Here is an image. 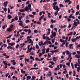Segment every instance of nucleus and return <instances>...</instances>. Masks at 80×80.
I'll return each instance as SVG.
<instances>
[{"mask_svg": "<svg viewBox=\"0 0 80 80\" xmlns=\"http://www.w3.org/2000/svg\"><path fill=\"white\" fill-rule=\"evenodd\" d=\"M6 27H7V24H5L2 27V28L3 30H4V29H5Z\"/></svg>", "mask_w": 80, "mask_h": 80, "instance_id": "obj_17", "label": "nucleus"}, {"mask_svg": "<svg viewBox=\"0 0 80 80\" xmlns=\"http://www.w3.org/2000/svg\"><path fill=\"white\" fill-rule=\"evenodd\" d=\"M21 72L22 73H25V71H23V69L21 70Z\"/></svg>", "mask_w": 80, "mask_h": 80, "instance_id": "obj_28", "label": "nucleus"}, {"mask_svg": "<svg viewBox=\"0 0 80 80\" xmlns=\"http://www.w3.org/2000/svg\"><path fill=\"white\" fill-rule=\"evenodd\" d=\"M56 9L57 10L56 12L57 13H58V12L60 10V8H58V6H56Z\"/></svg>", "mask_w": 80, "mask_h": 80, "instance_id": "obj_6", "label": "nucleus"}, {"mask_svg": "<svg viewBox=\"0 0 80 80\" xmlns=\"http://www.w3.org/2000/svg\"><path fill=\"white\" fill-rule=\"evenodd\" d=\"M30 58L33 61H34L35 60V59H34V58L32 56H30Z\"/></svg>", "mask_w": 80, "mask_h": 80, "instance_id": "obj_27", "label": "nucleus"}, {"mask_svg": "<svg viewBox=\"0 0 80 80\" xmlns=\"http://www.w3.org/2000/svg\"><path fill=\"white\" fill-rule=\"evenodd\" d=\"M3 56H4V57H7L8 55H7V53H4L3 54Z\"/></svg>", "mask_w": 80, "mask_h": 80, "instance_id": "obj_42", "label": "nucleus"}, {"mask_svg": "<svg viewBox=\"0 0 80 80\" xmlns=\"http://www.w3.org/2000/svg\"><path fill=\"white\" fill-rule=\"evenodd\" d=\"M14 19H15V20H18V16L16 15L15 17L14 18Z\"/></svg>", "mask_w": 80, "mask_h": 80, "instance_id": "obj_22", "label": "nucleus"}, {"mask_svg": "<svg viewBox=\"0 0 80 80\" xmlns=\"http://www.w3.org/2000/svg\"><path fill=\"white\" fill-rule=\"evenodd\" d=\"M51 28H53V25H51L50 26Z\"/></svg>", "mask_w": 80, "mask_h": 80, "instance_id": "obj_54", "label": "nucleus"}, {"mask_svg": "<svg viewBox=\"0 0 80 80\" xmlns=\"http://www.w3.org/2000/svg\"><path fill=\"white\" fill-rule=\"evenodd\" d=\"M67 20H68V22H70V21H71V19L68 18H67Z\"/></svg>", "mask_w": 80, "mask_h": 80, "instance_id": "obj_52", "label": "nucleus"}, {"mask_svg": "<svg viewBox=\"0 0 80 80\" xmlns=\"http://www.w3.org/2000/svg\"><path fill=\"white\" fill-rule=\"evenodd\" d=\"M25 11H26V12H28V10H29V8H28V6H26V8H24V9Z\"/></svg>", "mask_w": 80, "mask_h": 80, "instance_id": "obj_7", "label": "nucleus"}, {"mask_svg": "<svg viewBox=\"0 0 80 80\" xmlns=\"http://www.w3.org/2000/svg\"><path fill=\"white\" fill-rule=\"evenodd\" d=\"M25 45V44L23 43V44L22 45V46L21 47H19V50H22V48H23V46Z\"/></svg>", "mask_w": 80, "mask_h": 80, "instance_id": "obj_11", "label": "nucleus"}, {"mask_svg": "<svg viewBox=\"0 0 80 80\" xmlns=\"http://www.w3.org/2000/svg\"><path fill=\"white\" fill-rule=\"evenodd\" d=\"M47 24V22H45L43 24V27H45L46 26V25Z\"/></svg>", "mask_w": 80, "mask_h": 80, "instance_id": "obj_45", "label": "nucleus"}, {"mask_svg": "<svg viewBox=\"0 0 80 80\" xmlns=\"http://www.w3.org/2000/svg\"><path fill=\"white\" fill-rule=\"evenodd\" d=\"M49 50H50V49L49 48H48L46 50V52L48 53V52H49Z\"/></svg>", "mask_w": 80, "mask_h": 80, "instance_id": "obj_41", "label": "nucleus"}, {"mask_svg": "<svg viewBox=\"0 0 80 80\" xmlns=\"http://www.w3.org/2000/svg\"><path fill=\"white\" fill-rule=\"evenodd\" d=\"M25 62H29V59H25Z\"/></svg>", "mask_w": 80, "mask_h": 80, "instance_id": "obj_50", "label": "nucleus"}, {"mask_svg": "<svg viewBox=\"0 0 80 80\" xmlns=\"http://www.w3.org/2000/svg\"><path fill=\"white\" fill-rule=\"evenodd\" d=\"M28 8H31V4L29 3L28 5Z\"/></svg>", "mask_w": 80, "mask_h": 80, "instance_id": "obj_60", "label": "nucleus"}, {"mask_svg": "<svg viewBox=\"0 0 80 80\" xmlns=\"http://www.w3.org/2000/svg\"><path fill=\"white\" fill-rule=\"evenodd\" d=\"M36 47L37 49H39V46L38 45V44H36Z\"/></svg>", "mask_w": 80, "mask_h": 80, "instance_id": "obj_38", "label": "nucleus"}, {"mask_svg": "<svg viewBox=\"0 0 80 80\" xmlns=\"http://www.w3.org/2000/svg\"><path fill=\"white\" fill-rule=\"evenodd\" d=\"M72 57V53H70L69 55L68 58H70Z\"/></svg>", "mask_w": 80, "mask_h": 80, "instance_id": "obj_43", "label": "nucleus"}, {"mask_svg": "<svg viewBox=\"0 0 80 80\" xmlns=\"http://www.w3.org/2000/svg\"><path fill=\"white\" fill-rule=\"evenodd\" d=\"M72 33L73 32H71L69 34H68V35H72Z\"/></svg>", "mask_w": 80, "mask_h": 80, "instance_id": "obj_59", "label": "nucleus"}, {"mask_svg": "<svg viewBox=\"0 0 80 80\" xmlns=\"http://www.w3.org/2000/svg\"><path fill=\"white\" fill-rule=\"evenodd\" d=\"M12 37V35H10L8 37H6L7 38H11Z\"/></svg>", "mask_w": 80, "mask_h": 80, "instance_id": "obj_47", "label": "nucleus"}, {"mask_svg": "<svg viewBox=\"0 0 80 80\" xmlns=\"http://www.w3.org/2000/svg\"><path fill=\"white\" fill-rule=\"evenodd\" d=\"M18 22H20V23H19V25L20 26H22L23 25V21H18Z\"/></svg>", "mask_w": 80, "mask_h": 80, "instance_id": "obj_5", "label": "nucleus"}, {"mask_svg": "<svg viewBox=\"0 0 80 80\" xmlns=\"http://www.w3.org/2000/svg\"><path fill=\"white\" fill-rule=\"evenodd\" d=\"M60 42H63V43H64V42H65V41L64 40H63L62 41V39H60L59 40Z\"/></svg>", "mask_w": 80, "mask_h": 80, "instance_id": "obj_30", "label": "nucleus"}, {"mask_svg": "<svg viewBox=\"0 0 80 80\" xmlns=\"http://www.w3.org/2000/svg\"><path fill=\"white\" fill-rule=\"evenodd\" d=\"M8 13H9L10 12V8H8Z\"/></svg>", "mask_w": 80, "mask_h": 80, "instance_id": "obj_61", "label": "nucleus"}, {"mask_svg": "<svg viewBox=\"0 0 80 80\" xmlns=\"http://www.w3.org/2000/svg\"><path fill=\"white\" fill-rule=\"evenodd\" d=\"M32 36H28L27 37V39H29L32 38Z\"/></svg>", "mask_w": 80, "mask_h": 80, "instance_id": "obj_49", "label": "nucleus"}, {"mask_svg": "<svg viewBox=\"0 0 80 80\" xmlns=\"http://www.w3.org/2000/svg\"><path fill=\"white\" fill-rule=\"evenodd\" d=\"M71 66L72 67V69H73V68H74L73 64L72 63H71Z\"/></svg>", "mask_w": 80, "mask_h": 80, "instance_id": "obj_46", "label": "nucleus"}, {"mask_svg": "<svg viewBox=\"0 0 80 80\" xmlns=\"http://www.w3.org/2000/svg\"><path fill=\"white\" fill-rule=\"evenodd\" d=\"M32 50V47H31L29 49V52H31Z\"/></svg>", "mask_w": 80, "mask_h": 80, "instance_id": "obj_35", "label": "nucleus"}, {"mask_svg": "<svg viewBox=\"0 0 80 80\" xmlns=\"http://www.w3.org/2000/svg\"><path fill=\"white\" fill-rule=\"evenodd\" d=\"M7 4H8V1H6L3 3V5L4 7H6Z\"/></svg>", "mask_w": 80, "mask_h": 80, "instance_id": "obj_4", "label": "nucleus"}, {"mask_svg": "<svg viewBox=\"0 0 80 80\" xmlns=\"http://www.w3.org/2000/svg\"><path fill=\"white\" fill-rule=\"evenodd\" d=\"M48 42V41L47 40L46 41H45L44 42V43H43V45H45L46 44H47V43Z\"/></svg>", "mask_w": 80, "mask_h": 80, "instance_id": "obj_20", "label": "nucleus"}, {"mask_svg": "<svg viewBox=\"0 0 80 80\" xmlns=\"http://www.w3.org/2000/svg\"><path fill=\"white\" fill-rule=\"evenodd\" d=\"M57 4V2H55L53 4V6L52 7L55 10H56V9L55 8H56V6L55 5H56Z\"/></svg>", "mask_w": 80, "mask_h": 80, "instance_id": "obj_2", "label": "nucleus"}, {"mask_svg": "<svg viewBox=\"0 0 80 80\" xmlns=\"http://www.w3.org/2000/svg\"><path fill=\"white\" fill-rule=\"evenodd\" d=\"M60 50H59V49H58L56 50H55V52L56 53H57V52H59Z\"/></svg>", "mask_w": 80, "mask_h": 80, "instance_id": "obj_32", "label": "nucleus"}, {"mask_svg": "<svg viewBox=\"0 0 80 80\" xmlns=\"http://www.w3.org/2000/svg\"><path fill=\"white\" fill-rule=\"evenodd\" d=\"M17 35H14L15 37H19V35H20V33H19V31H18L17 32Z\"/></svg>", "mask_w": 80, "mask_h": 80, "instance_id": "obj_13", "label": "nucleus"}, {"mask_svg": "<svg viewBox=\"0 0 80 80\" xmlns=\"http://www.w3.org/2000/svg\"><path fill=\"white\" fill-rule=\"evenodd\" d=\"M74 23H73L74 25H75V26L74 27H77L78 25V24H80V22H76L75 21H74ZM78 23V24H77Z\"/></svg>", "mask_w": 80, "mask_h": 80, "instance_id": "obj_3", "label": "nucleus"}, {"mask_svg": "<svg viewBox=\"0 0 80 80\" xmlns=\"http://www.w3.org/2000/svg\"><path fill=\"white\" fill-rule=\"evenodd\" d=\"M30 55H33L34 54L33 53V52H32L30 53Z\"/></svg>", "mask_w": 80, "mask_h": 80, "instance_id": "obj_58", "label": "nucleus"}, {"mask_svg": "<svg viewBox=\"0 0 80 80\" xmlns=\"http://www.w3.org/2000/svg\"><path fill=\"white\" fill-rule=\"evenodd\" d=\"M29 17L31 18H33V17H34V16L32 15L29 14Z\"/></svg>", "mask_w": 80, "mask_h": 80, "instance_id": "obj_33", "label": "nucleus"}, {"mask_svg": "<svg viewBox=\"0 0 80 80\" xmlns=\"http://www.w3.org/2000/svg\"><path fill=\"white\" fill-rule=\"evenodd\" d=\"M59 7H64V6L63 5H62V4H59Z\"/></svg>", "mask_w": 80, "mask_h": 80, "instance_id": "obj_39", "label": "nucleus"}, {"mask_svg": "<svg viewBox=\"0 0 80 80\" xmlns=\"http://www.w3.org/2000/svg\"><path fill=\"white\" fill-rule=\"evenodd\" d=\"M69 0H66L65 1V3H67L69 2Z\"/></svg>", "mask_w": 80, "mask_h": 80, "instance_id": "obj_64", "label": "nucleus"}, {"mask_svg": "<svg viewBox=\"0 0 80 80\" xmlns=\"http://www.w3.org/2000/svg\"><path fill=\"white\" fill-rule=\"evenodd\" d=\"M73 45V44L69 45V48L72 49H73V46H72Z\"/></svg>", "mask_w": 80, "mask_h": 80, "instance_id": "obj_8", "label": "nucleus"}, {"mask_svg": "<svg viewBox=\"0 0 80 80\" xmlns=\"http://www.w3.org/2000/svg\"><path fill=\"white\" fill-rule=\"evenodd\" d=\"M68 42H67L66 44V47L67 48L68 47Z\"/></svg>", "mask_w": 80, "mask_h": 80, "instance_id": "obj_51", "label": "nucleus"}, {"mask_svg": "<svg viewBox=\"0 0 80 80\" xmlns=\"http://www.w3.org/2000/svg\"><path fill=\"white\" fill-rule=\"evenodd\" d=\"M39 46H43V42H42V41H41L40 42H39Z\"/></svg>", "mask_w": 80, "mask_h": 80, "instance_id": "obj_9", "label": "nucleus"}, {"mask_svg": "<svg viewBox=\"0 0 80 80\" xmlns=\"http://www.w3.org/2000/svg\"><path fill=\"white\" fill-rule=\"evenodd\" d=\"M30 78H31V76H28L27 77V80H28V79H30Z\"/></svg>", "mask_w": 80, "mask_h": 80, "instance_id": "obj_21", "label": "nucleus"}, {"mask_svg": "<svg viewBox=\"0 0 80 80\" xmlns=\"http://www.w3.org/2000/svg\"><path fill=\"white\" fill-rule=\"evenodd\" d=\"M66 65H68V66L69 67H70V62L67 63H66Z\"/></svg>", "mask_w": 80, "mask_h": 80, "instance_id": "obj_57", "label": "nucleus"}, {"mask_svg": "<svg viewBox=\"0 0 80 80\" xmlns=\"http://www.w3.org/2000/svg\"><path fill=\"white\" fill-rule=\"evenodd\" d=\"M51 23H55L56 22V20H53L52 19L51 20Z\"/></svg>", "mask_w": 80, "mask_h": 80, "instance_id": "obj_16", "label": "nucleus"}, {"mask_svg": "<svg viewBox=\"0 0 80 80\" xmlns=\"http://www.w3.org/2000/svg\"><path fill=\"white\" fill-rule=\"evenodd\" d=\"M8 19H11V18H12V17L10 15H8Z\"/></svg>", "mask_w": 80, "mask_h": 80, "instance_id": "obj_23", "label": "nucleus"}, {"mask_svg": "<svg viewBox=\"0 0 80 80\" xmlns=\"http://www.w3.org/2000/svg\"><path fill=\"white\" fill-rule=\"evenodd\" d=\"M7 48L9 50L10 49V50H15V48H14V47H12L10 46H8V47H7Z\"/></svg>", "mask_w": 80, "mask_h": 80, "instance_id": "obj_1", "label": "nucleus"}, {"mask_svg": "<svg viewBox=\"0 0 80 80\" xmlns=\"http://www.w3.org/2000/svg\"><path fill=\"white\" fill-rule=\"evenodd\" d=\"M16 64H17V62H14L12 63L13 65H16Z\"/></svg>", "mask_w": 80, "mask_h": 80, "instance_id": "obj_53", "label": "nucleus"}, {"mask_svg": "<svg viewBox=\"0 0 80 80\" xmlns=\"http://www.w3.org/2000/svg\"><path fill=\"white\" fill-rule=\"evenodd\" d=\"M28 34H30V33H31V32H32V31H31V30L30 29H28Z\"/></svg>", "mask_w": 80, "mask_h": 80, "instance_id": "obj_36", "label": "nucleus"}, {"mask_svg": "<svg viewBox=\"0 0 80 80\" xmlns=\"http://www.w3.org/2000/svg\"><path fill=\"white\" fill-rule=\"evenodd\" d=\"M71 41H72V42H76V39L75 38H74V39H73L72 38L71 39Z\"/></svg>", "mask_w": 80, "mask_h": 80, "instance_id": "obj_14", "label": "nucleus"}, {"mask_svg": "<svg viewBox=\"0 0 80 80\" xmlns=\"http://www.w3.org/2000/svg\"><path fill=\"white\" fill-rule=\"evenodd\" d=\"M39 60L40 59H39V58H35V60H36V61H39Z\"/></svg>", "mask_w": 80, "mask_h": 80, "instance_id": "obj_55", "label": "nucleus"}, {"mask_svg": "<svg viewBox=\"0 0 80 80\" xmlns=\"http://www.w3.org/2000/svg\"><path fill=\"white\" fill-rule=\"evenodd\" d=\"M57 34H56V32H54L53 33H52V35H53V37H54L55 36H56Z\"/></svg>", "mask_w": 80, "mask_h": 80, "instance_id": "obj_15", "label": "nucleus"}, {"mask_svg": "<svg viewBox=\"0 0 80 80\" xmlns=\"http://www.w3.org/2000/svg\"><path fill=\"white\" fill-rule=\"evenodd\" d=\"M72 15H73V14H70V16L68 17L69 18H71L72 17Z\"/></svg>", "mask_w": 80, "mask_h": 80, "instance_id": "obj_40", "label": "nucleus"}, {"mask_svg": "<svg viewBox=\"0 0 80 80\" xmlns=\"http://www.w3.org/2000/svg\"><path fill=\"white\" fill-rule=\"evenodd\" d=\"M7 30L8 32H11L12 30V29L11 28H8V29H7Z\"/></svg>", "mask_w": 80, "mask_h": 80, "instance_id": "obj_24", "label": "nucleus"}, {"mask_svg": "<svg viewBox=\"0 0 80 80\" xmlns=\"http://www.w3.org/2000/svg\"><path fill=\"white\" fill-rule=\"evenodd\" d=\"M3 63H4V65H8V63L5 61H3Z\"/></svg>", "mask_w": 80, "mask_h": 80, "instance_id": "obj_18", "label": "nucleus"}, {"mask_svg": "<svg viewBox=\"0 0 80 80\" xmlns=\"http://www.w3.org/2000/svg\"><path fill=\"white\" fill-rule=\"evenodd\" d=\"M49 63H51V64L52 65H53L54 64H55V63L53 62V61L49 62Z\"/></svg>", "mask_w": 80, "mask_h": 80, "instance_id": "obj_25", "label": "nucleus"}, {"mask_svg": "<svg viewBox=\"0 0 80 80\" xmlns=\"http://www.w3.org/2000/svg\"><path fill=\"white\" fill-rule=\"evenodd\" d=\"M66 54L67 55H69L70 54V53H71L69 52V51L67 50L66 51Z\"/></svg>", "mask_w": 80, "mask_h": 80, "instance_id": "obj_26", "label": "nucleus"}, {"mask_svg": "<svg viewBox=\"0 0 80 80\" xmlns=\"http://www.w3.org/2000/svg\"><path fill=\"white\" fill-rule=\"evenodd\" d=\"M15 43H13L12 42L8 43L9 45H10L11 46H13V45H15Z\"/></svg>", "mask_w": 80, "mask_h": 80, "instance_id": "obj_10", "label": "nucleus"}, {"mask_svg": "<svg viewBox=\"0 0 80 80\" xmlns=\"http://www.w3.org/2000/svg\"><path fill=\"white\" fill-rule=\"evenodd\" d=\"M23 17H24V16H20L19 17V21H21V20H22V18H23Z\"/></svg>", "mask_w": 80, "mask_h": 80, "instance_id": "obj_12", "label": "nucleus"}, {"mask_svg": "<svg viewBox=\"0 0 80 80\" xmlns=\"http://www.w3.org/2000/svg\"><path fill=\"white\" fill-rule=\"evenodd\" d=\"M48 58H50L51 57V56L49 54V53L48 54Z\"/></svg>", "mask_w": 80, "mask_h": 80, "instance_id": "obj_48", "label": "nucleus"}, {"mask_svg": "<svg viewBox=\"0 0 80 80\" xmlns=\"http://www.w3.org/2000/svg\"><path fill=\"white\" fill-rule=\"evenodd\" d=\"M75 57H76V58H80V56L79 55H75Z\"/></svg>", "mask_w": 80, "mask_h": 80, "instance_id": "obj_29", "label": "nucleus"}, {"mask_svg": "<svg viewBox=\"0 0 80 80\" xmlns=\"http://www.w3.org/2000/svg\"><path fill=\"white\" fill-rule=\"evenodd\" d=\"M53 60L54 61V62H56V58H55V57H53Z\"/></svg>", "mask_w": 80, "mask_h": 80, "instance_id": "obj_44", "label": "nucleus"}, {"mask_svg": "<svg viewBox=\"0 0 80 80\" xmlns=\"http://www.w3.org/2000/svg\"><path fill=\"white\" fill-rule=\"evenodd\" d=\"M48 73H49V74H48V77H51V76H52V72H51L49 71L48 72Z\"/></svg>", "mask_w": 80, "mask_h": 80, "instance_id": "obj_19", "label": "nucleus"}, {"mask_svg": "<svg viewBox=\"0 0 80 80\" xmlns=\"http://www.w3.org/2000/svg\"><path fill=\"white\" fill-rule=\"evenodd\" d=\"M66 43V42H62V44L61 45V47H63V46L64 45H65Z\"/></svg>", "mask_w": 80, "mask_h": 80, "instance_id": "obj_37", "label": "nucleus"}, {"mask_svg": "<svg viewBox=\"0 0 80 80\" xmlns=\"http://www.w3.org/2000/svg\"><path fill=\"white\" fill-rule=\"evenodd\" d=\"M5 11V12H7V8H5L3 9Z\"/></svg>", "mask_w": 80, "mask_h": 80, "instance_id": "obj_63", "label": "nucleus"}, {"mask_svg": "<svg viewBox=\"0 0 80 80\" xmlns=\"http://www.w3.org/2000/svg\"><path fill=\"white\" fill-rule=\"evenodd\" d=\"M66 77L67 78H68V74H67L66 75Z\"/></svg>", "mask_w": 80, "mask_h": 80, "instance_id": "obj_62", "label": "nucleus"}, {"mask_svg": "<svg viewBox=\"0 0 80 80\" xmlns=\"http://www.w3.org/2000/svg\"><path fill=\"white\" fill-rule=\"evenodd\" d=\"M20 12H25L24 9H20L19 10Z\"/></svg>", "mask_w": 80, "mask_h": 80, "instance_id": "obj_34", "label": "nucleus"}, {"mask_svg": "<svg viewBox=\"0 0 80 80\" xmlns=\"http://www.w3.org/2000/svg\"><path fill=\"white\" fill-rule=\"evenodd\" d=\"M36 78V77H35L34 76H32V79H33V80H35V78Z\"/></svg>", "mask_w": 80, "mask_h": 80, "instance_id": "obj_31", "label": "nucleus"}, {"mask_svg": "<svg viewBox=\"0 0 80 80\" xmlns=\"http://www.w3.org/2000/svg\"><path fill=\"white\" fill-rule=\"evenodd\" d=\"M25 22L26 23H29V22H30V21H29V20H26L25 21Z\"/></svg>", "mask_w": 80, "mask_h": 80, "instance_id": "obj_56", "label": "nucleus"}]
</instances>
